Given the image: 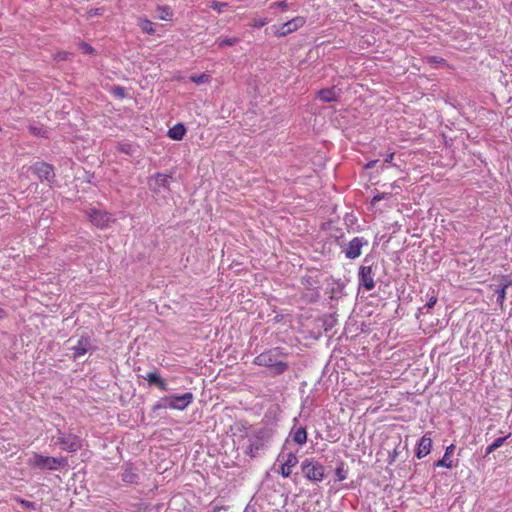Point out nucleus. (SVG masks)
I'll list each match as a JSON object with an SVG mask.
<instances>
[{
	"mask_svg": "<svg viewBox=\"0 0 512 512\" xmlns=\"http://www.w3.org/2000/svg\"><path fill=\"white\" fill-rule=\"evenodd\" d=\"M113 94L119 98H124L126 95L125 89L121 86H116L113 89Z\"/></svg>",
	"mask_w": 512,
	"mask_h": 512,
	"instance_id": "4c0bfd02",
	"label": "nucleus"
},
{
	"mask_svg": "<svg viewBox=\"0 0 512 512\" xmlns=\"http://www.w3.org/2000/svg\"><path fill=\"white\" fill-rule=\"evenodd\" d=\"M33 174H35L41 181H46L52 184L55 181L54 167L46 162H36L30 167Z\"/></svg>",
	"mask_w": 512,
	"mask_h": 512,
	"instance_id": "6e6552de",
	"label": "nucleus"
},
{
	"mask_svg": "<svg viewBox=\"0 0 512 512\" xmlns=\"http://www.w3.org/2000/svg\"><path fill=\"white\" fill-rule=\"evenodd\" d=\"M154 24L153 22L149 21V20H144L142 23H141V29L144 31V32H147L149 34H152L155 32L154 30Z\"/></svg>",
	"mask_w": 512,
	"mask_h": 512,
	"instance_id": "c85d7f7f",
	"label": "nucleus"
},
{
	"mask_svg": "<svg viewBox=\"0 0 512 512\" xmlns=\"http://www.w3.org/2000/svg\"><path fill=\"white\" fill-rule=\"evenodd\" d=\"M171 408V402L169 396L160 398V400L153 406V410Z\"/></svg>",
	"mask_w": 512,
	"mask_h": 512,
	"instance_id": "b1692460",
	"label": "nucleus"
},
{
	"mask_svg": "<svg viewBox=\"0 0 512 512\" xmlns=\"http://www.w3.org/2000/svg\"><path fill=\"white\" fill-rule=\"evenodd\" d=\"M399 447H400V443L397 446H395L393 451L389 454V456H388V463L389 464H393L396 461L397 456L399 454Z\"/></svg>",
	"mask_w": 512,
	"mask_h": 512,
	"instance_id": "72a5a7b5",
	"label": "nucleus"
},
{
	"mask_svg": "<svg viewBox=\"0 0 512 512\" xmlns=\"http://www.w3.org/2000/svg\"><path fill=\"white\" fill-rule=\"evenodd\" d=\"M281 356H284L281 349L273 348L256 356L253 363L269 368L272 376H279L285 373L289 368L288 364L280 359Z\"/></svg>",
	"mask_w": 512,
	"mask_h": 512,
	"instance_id": "f257e3e1",
	"label": "nucleus"
},
{
	"mask_svg": "<svg viewBox=\"0 0 512 512\" xmlns=\"http://www.w3.org/2000/svg\"><path fill=\"white\" fill-rule=\"evenodd\" d=\"M301 470L304 477L312 482H321L325 477L324 466L314 459H304L301 463Z\"/></svg>",
	"mask_w": 512,
	"mask_h": 512,
	"instance_id": "423d86ee",
	"label": "nucleus"
},
{
	"mask_svg": "<svg viewBox=\"0 0 512 512\" xmlns=\"http://www.w3.org/2000/svg\"><path fill=\"white\" fill-rule=\"evenodd\" d=\"M368 245V241L363 237L353 238L345 249V256L348 259H356L361 255L363 246Z\"/></svg>",
	"mask_w": 512,
	"mask_h": 512,
	"instance_id": "f8f14e48",
	"label": "nucleus"
},
{
	"mask_svg": "<svg viewBox=\"0 0 512 512\" xmlns=\"http://www.w3.org/2000/svg\"><path fill=\"white\" fill-rule=\"evenodd\" d=\"M454 449H455V446L453 444H451L450 446H448L446 448L444 455L451 456L453 451H454Z\"/></svg>",
	"mask_w": 512,
	"mask_h": 512,
	"instance_id": "a19ab883",
	"label": "nucleus"
},
{
	"mask_svg": "<svg viewBox=\"0 0 512 512\" xmlns=\"http://www.w3.org/2000/svg\"><path fill=\"white\" fill-rule=\"evenodd\" d=\"M210 75L202 73L200 75H192L190 80L196 84H204L210 81Z\"/></svg>",
	"mask_w": 512,
	"mask_h": 512,
	"instance_id": "bb28decb",
	"label": "nucleus"
},
{
	"mask_svg": "<svg viewBox=\"0 0 512 512\" xmlns=\"http://www.w3.org/2000/svg\"><path fill=\"white\" fill-rule=\"evenodd\" d=\"M88 217L90 222L100 229L107 228L109 224L114 221L110 213L95 208L90 209Z\"/></svg>",
	"mask_w": 512,
	"mask_h": 512,
	"instance_id": "9d476101",
	"label": "nucleus"
},
{
	"mask_svg": "<svg viewBox=\"0 0 512 512\" xmlns=\"http://www.w3.org/2000/svg\"><path fill=\"white\" fill-rule=\"evenodd\" d=\"M511 436V434L509 433L507 436H504V437H498L496 438L493 442H492V445L498 449L500 448L504 443L505 441Z\"/></svg>",
	"mask_w": 512,
	"mask_h": 512,
	"instance_id": "c9c22d12",
	"label": "nucleus"
},
{
	"mask_svg": "<svg viewBox=\"0 0 512 512\" xmlns=\"http://www.w3.org/2000/svg\"><path fill=\"white\" fill-rule=\"evenodd\" d=\"M28 464L40 470H57L59 467H64L67 464V459L64 457L56 458L33 453L32 457L28 460Z\"/></svg>",
	"mask_w": 512,
	"mask_h": 512,
	"instance_id": "f03ea898",
	"label": "nucleus"
},
{
	"mask_svg": "<svg viewBox=\"0 0 512 512\" xmlns=\"http://www.w3.org/2000/svg\"><path fill=\"white\" fill-rule=\"evenodd\" d=\"M317 95L325 103L335 102L338 101L340 89H336V87L323 88L318 91Z\"/></svg>",
	"mask_w": 512,
	"mask_h": 512,
	"instance_id": "dca6fc26",
	"label": "nucleus"
},
{
	"mask_svg": "<svg viewBox=\"0 0 512 512\" xmlns=\"http://www.w3.org/2000/svg\"><path fill=\"white\" fill-rule=\"evenodd\" d=\"M368 263V259H364V264L359 267L358 271V285L359 289L363 288L366 291H371L375 288V276H376V270L377 265L370 264L366 265Z\"/></svg>",
	"mask_w": 512,
	"mask_h": 512,
	"instance_id": "39448f33",
	"label": "nucleus"
},
{
	"mask_svg": "<svg viewBox=\"0 0 512 512\" xmlns=\"http://www.w3.org/2000/svg\"><path fill=\"white\" fill-rule=\"evenodd\" d=\"M169 398L171 409L184 410L192 403L194 396L191 392H186L182 395H170Z\"/></svg>",
	"mask_w": 512,
	"mask_h": 512,
	"instance_id": "ddd939ff",
	"label": "nucleus"
},
{
	"mask_svg": "<svg viewBox=\"0 0 512 512\" xmlns=\"http://www.w3.org/2000/svg\"><path fill=\"white\" fill-rule=\"evenodd\" d=\"M143 378L150 384L156 385L162 391H168V385L166 381L156 371L149 372Z\"/></svg>",
	"mask_w": 512,
	"mask_h": 512,
	"instance_id": "a211bd4d",
	"label": "nucleus"
},
{
	"mask_svg": "<svg viewBox=\"0 0 512 512\" xmlns=\"http://www.w3.org/2000/svg\"><path fill=\"white\" fill-rule=\"evenodd\" d=\"M280 460L283 461L280 469V474L284 478H287L291 475V469L298 464V458L294 452H289L287 454L281 452L278 456V461Z\"/></svg>",
	"mask_w": 512,
	"mask_h": 512,
	"instance_id": "9b49d317",
	"label": "nucleus"
},
{
	"mask_svg": "<svg viewBox=\"0 0 512 512\" xmlns=\"http://www.w3.org/2000/svg\"><path fill=\"white\" fill-rule=\"evenodd\" d=\"M510 286H512V279L507 275L502 276L499 283V288L507 289Z\"/></svg>",
	"mask_w": 512,
	"mask_h": 512,
	"instance_id": "2f4dec72",
	"label": "nucleus"
},
{
	"mask_svg": "<svg viewBox=\"0 0 512 512\" xmlns=\"http://www.w3.org/2000/svg\"><path fill=\"white\" fill-rule=\"evenodd\" d=\"M496 293H497V303H499L500 305H503L505 298H506V289L498 288L496 290Z\"/></svg>",
	"mask_w": 512,
	"mask_h": 512,
	"instance_id": "473e14b6",
	"label": "nucleus"
},
{
	"mask_svg": "<svg viewBox=\"0 0 512 512\" xmlns=\"http://www.w3.org/2000/svg\"><path fill=\"white\" fill-rule=\"evenodd\" d=\"M73 341V338L68 340V343H71L69 350L71 351V358L73 360L79 359L85 354L92 353L97 349L94 340L88 334L81 335L75 343H73Z\"/></svg>",
	"mask_w": 512,
	"mask_h": 512,
	"instance_id": "20e7f679",
	"label": "nucleus"
},
{
	"mask_svg": "<svg viewBox=\"0 0 512 512\" xmlns=\"http://www.w3.org/2000/svg\"><path fill=\"white\" fill-rule=\"evenodd\" d=\"M271 434L266 429H259L248 437V445L246 446L245 453L252 458L259 455L266 443L269 441Z\"/></svg>",
	"mask_w": 512,
	"mask_h": 512,
	"instance_id": "7ed1b4c3",
	"label": "nucleus"
},
{
	"mask_svg": "<svg viewBox=\"0 0 512 512\" xmlns=\"http://www.w3.org/2000/svg\"><path fill=\"white\" fill-rule=\"evenodd\" d=\"M19 502L22 505V507L27 509H35L36 507V504L34 502L28 500L20 499Z\"/></svg>",
	"mask_w": 512,
	"mask_h": 512,
	"instance_id": "58836bf2",
	"label": "nucleus"
},
{
	"mask_svg": "<svg viewBox=\"0 0 512 512\" xmlns=\"http://www.w3.org/2000/svg\"><path fill=\"white\" fill-rule=\"evenodd\" d=\"M495 450H497V449L492 444H490L486 448L484 457L488 456L490 453L494 452Z\"/></svg>",
	"mask_w": 512,
	"mask_h": 512,
	"instance_id": "79ce46f5",
	"label": "nucleus"
},
{
	"mask_svg": "<svg viewBox=\"0 0 512 512\" xmlns=\"http://www.w3.org/2000/svg\"><path fill=\"white\" fill-rule=\"evenodd\" d=\"M228 4L225 2H218V1H211L209 4V7L213 9L214 11H217L221 13L223 11V8L227 7Z\"/></svg>",
	"mask_w": 512,
	"mask_h": 512,
	"instance_id": "cd10ccee",
	"label": "nucleus"
},
{
	"mask_svg": "<svg viewBox=\"0 0 512 512\" xmlns=\"http://www.w3.org/2000/svg\"><path fill=\"white\" fill-rule=\"evenodd\" d=\"M335 474L339 481H343L347 478V471L344 469L343 464L336 468Z\"/></svg>",
	"mask_w": 512,
	"mask_h": 512,
	"instance_id": "c756f323",
	"label": "nucleus"
},
{
	"mask_svg": "<svg viewBox=\"0 0 512 512\" xmlns=\"http://www.w3.org/2000/svg\"><path fill=\"white\" fill-rule=\"evenodd\" d=\"M434 466L435 467H445V468L451 469L453 467V462L450 459V456L444 455L440 460L435 462Z\"/></svg>",
	"mask_w": 512,
	"mask_h": 512,
	"instance_id": "a878e982",
	"label": "nucleus"
},
{
	"mask_svg": "<svg viewBox=\"0 0 512 512\" xmlns=\"http://www.w3.org/2000/svg\"><path fill=\"white\" fill-rule=\"evenodd\" d=\"M239 42V39L236 37H226L223 39H218L216 41L219 48H223L226 46H233Z\"/></svg>",
	"mask_w": 512,
	"mask_h": 512,
	"instance_id": "5701e85b",
	"label": "nucleus"
},
{
	"mask_svg": "<svg viewBox=\"0 0 512 512\" xmlns=\"http://www.w3.org/2000/svg\"><path fill=\"white\" fill-rule=\"evenodd\" d=\"M5 315V312L3 309L0 308V319H2Z\"/></svg>",
	"mask_w": 512,
	"mask_h": 512,
	"instance_id": "49530a36",
	"label": "nucleus"
},
{
	"mask_svg": "<svg viewBox=\"0 0 512 512\" xmlns=\"http://www.w3.org/2000/svg\"><path fill=\"white\" fill-rule=\"evenodd\" d=\"M158 18L161 20L169 21L171 20L173 13L168 6H158L157 7Z\"/></svg>",
	"mask_w": 512,
	"mask_h": 512,
	"instance_id": "4be33fe9",
	"label": "nucleus"
},
{
	"mask_svg": "<svg viewBox=\"0 0 512 512\" xmlns=\"http://www.w3.org/2000/svg\"><path fill=\"white\" fill-rule=\"evenodd\" d=\"M185 133H186V128H185L184 124L177 123L176 125H174L172 128L169 129L168 136L173 140L179 141V140L183 139Z\"/></svg>",
	"mask_w": 512,
	"mask_h": 512,
	"instance_id": "6ab92c4d",
	"label": "nucleus"
},
{
	"mask_svg": "<svg viewBox=\"0 0 512 512\" xmlns=\"http://www.w3.org/2000/svg\"><path fill=\"white\" fill-rule=\"evenodd\" d=\"M289 437L292 441L298 445H304L307 442V431L303 426H294L292 427Z\"/></svg>",
	"mask_w": 512,
	"mask_h": 512,
	"instance_id": "f3484780",
	"label": "nucleus"
},
{
	"mask_svg": "<svg viewBox=\"0 0 512 512\" xmlns=\"http://www.w3.org/2000/svg\"><path fill=\"white\" fill-rule=\"evenodd\" d=\"M56 443L61 446L63 450L68 452H76L82 447L81 439L71 433H63L60 429L57 430Z\"/></svg>",
	"mask_w": 512,
	"mask_h": 512,
	"instance_id": "0eeeda50",
	"label": "nucleus"
},
{
	"mask_svg": "<svg viewBox=\"0 0 512 512\" xmlns=\"http://www.w3.org/2000/svg\"><path fill=\"white\" fill-rule=\"evenodd\" d=\"M79 47L82 50V52L85 54H91V55L95 54V49L88 43L81 42L79 44Z\"/></svg>",
	"mask_w": 512,
	"mask_h": 512,
	"instance_id": "7c9ffc66",
	"label": "nucleus"
},
{
	"mask_svg": "<svg viewBox=\"0 0 512 512\" xmlns=\"http://www.w3.org/2000/svg\"><path fill=\"white\" fill-rule=\"evenodd\" d=\"M427 63L429 64H445V59L438 57V56H429L426 58Z\"/></svg>",
	"mask_w": 512,
	"mask_h": 512,
	"instance_id": "e433bc0d",
	"label": "nucleus"
},
{
	"mask_svg": "<svg viewBox=\"0 0 512 512\" xmlns=\"http://www.w3.org/2000/svg\"><path fill=\"white\" fill-rule=\"evenodd\" d=\"M121 479L123 482L128 484H136L139 480V475L136 473V469L132 464L126 463L122 467Z\"/></svg>",
	"mask_w": 512,
	"mask_h": 512,
	"instance_id": "4468645a",
	"label": "nucleus"
},
{
	"mask_svg": "<svg viewBox=\"0 0 512 512\" xmlns=\"http://www.w3.org/2000/svg\"><path fill=\"white\" fill-rule=\"evenodd\" d=\"M386 196L385 193H381V194H377L373 197V199L371 200V204H376L378 203L379 201H381L382 199H384Z\"/></svg>",
	"mask_w": 512,
	"mask_h": 512,
	"instance_id": "ea45409f",
	"label": "nucleus"
},
{
	"mask_svg": "<svg viewBox=\"0 0 512 512\" xmlns=\"http://www.w3.org/2000/svg\"><path fill=\"white\" fill-rule=\"evenodd\" d=\"M436 303H437V296L433 294V295L429 298V300L427 301V303H426L423 307H421V308H420V311H422V310H423V309H425V308L429 310V309L433 308V307H434V305H435Z\"/></svg>",
	"mask_w": 512,
	"mask_h": 512,
	"instance_id": "f704fd0d",
	"label": "nucleus"
},
{
	"mask_svg": "<svg viewBox=\"0 0 512 512\" xmlns=\"http://www.w3.org/2000/svg\"><path fill=\"white\" fill-rule=\"evenodd\" d=\"M394 158V153H390L386 155L385 163H391Z\"/></svg>",
	"mask_w": 512,
	"mask_h": 512,
	"instance_id": "c03bdc74",
	"label": "nucleus"
},
{
	"mask_svg": "<svg viewBox=\"0 0 512 512\" xmlns=\"http://www.w3.org/2000/svg\"><path fill=\"white\" fill-rule=\"evenodd\" d=\"M377 162H378V160L370 161V162H368V163L365 165V168H366V169H372V168L375 166V164H376Z\"/></svg>",
	"mask_w": 512,
	"mask_h": 512,
	"instance_id": "37998d69",
	"label": "nucleus"
},
{
	"mask_svg": "<svg viewBox=\"0 0 512 512\" xmlns=\"http://www.w3.org/2000/svg\"><path fill=\"white\" fill-rule=\"evenodd\" d=\"M171 178H172V177H171L170 175L162 174V173H157V174L154 176L155 184H156L158 187H163V188H168V187H169V180H170Z\"/></svg>",
	"mask_w": 512,
	"mask_h": 512,
	"instance_id": "412c9836",
	"label": "nucleus"
},
{
	"mask_svg": "<svg viewBox=\"0 0 512 512\" xmlns=\"http://www.w3.org/2000/svg\"><path fill=\"white\" fill-rule=\"evenodd\" d=\"M305 24V19L303 17H295L285 23H282L280 25H274V34L277 37H284L288 34L298 30Z\"/></svg>",
	"mask_w": 512,
	"mask_h": 512,
	"instance_id": "1a4fd4ad",
	"label": "nucleus"
},
{
	"mask_svg": "<svg viewBox=\"0 0 512 512\" xmlns=\"http://www.w3.org/2000/svg\"><path fill=\"white\" fill-rule=\"evenodd\" d=\"M117 150L127 155H133L137 150V146L132 143L121 142L117 145Z\"/></svg>",
	"mask_w": 512,
	"mask_h": 512,
	"instance_id": "aec40b11",
	"label": "nucleus"
},
{
	"mask_svg": "<svg viewBox=\"0 0 512 512\" xmlns=\"http://www.w3.org/2000/svg\"><path fill=\"white\" fill-rule=\"evenodd\" d=\"M431 449L432 439L428 436V434H425L418 442L416 457L418 459H422L431 452Z\"/></svg>",
	"mask_w": 512,
	"mask_h": 512,
	"instance_id": "2eb2a0df",
	"label": "nucleus"
},
{
	"mask_svg": "<svg viewBox=\"0 0 512 512\" xmlns=\"http://www.w3.org/2000/svg\"><path fill=\"white\" fill-rule=\"evenodd\" d=\"M28 129L32 135L40 136V137H44V138L47 137V131L44 130L42 126H36V125L31 124V125H29Z\"/></svg>",
	"mask_w": 512,
	"mask_h": 512,
	"instance_id": "393cba45",
	"label": "nucleus"
},
{
	"mask_svg": "<svg viewBox=\"0 0 512 512\" xmlns=\"http://www.w3.org/2000/svg\"><path fill=\"white\" fill-rule=\"evenodd\" d=\"M276 5L279 6V7H282V8H286L287 7V4H286L285 1L277 2Z\"/></svg>",
	"mask_w": 512,
	"mask_h": 512,
	"instance_id": "a18cd8bd",
	"label": "nucleus"
}]
</instances>
